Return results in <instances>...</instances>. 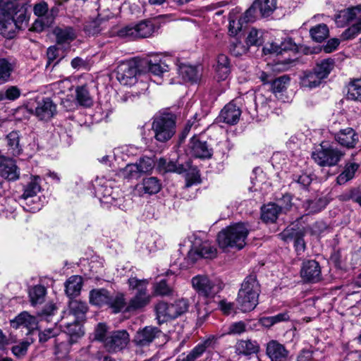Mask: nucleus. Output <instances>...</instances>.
<instances>
[{
    "instance_id": "39",
    "label": "nucleus",
    "mask_w": 361,
    "mask_h": 361,
    "mask_svg": "<svg viewBox=\"0 0 361 361\" xmlns=\"http://www.w3.org/2000/svg\"><path fill=\"white\" fill-rule=\"evenodd\" d=\"M108 307L112 309L113 312L118 313L124 310L126 312L127 303L126 302L124 294L117 293L115 295H111Z\"/></svg>"
},
{
    "instance_id": "55",
    "label": "nucleus",
    "mask_w": 361,
    "mask_h": 361,
    "mask_svg": "<svg viewBox=\"0 0 361 361\" xmlns=\"http://www.w3.org/2000/svg\"><path fill=\"white\" fill-rule=\"evenodd\" d=\"M32 341H30L27 339L25 341H20V343H16L12 347V353L16 357L21 358L26 355L28 347L30 345Z\"/></svg>"
},
{
    "instance_id": "50",
    "label": "nucleus",
    "mask_w": 361,
    "mask_h": 361,
    "mask_svg": "<svg viewBox=\"0 0 361 361\" xmlns=\"http://www.w3.org/2000/svg\"><path fill=\"white\" fill-rule=\"evenodd\" d=\"M173 292V287L165 279H162L154 285V293L156 295L168 296L171 295Z\"/></svg>"
},
{
    "instance_id": "18",
    "label": "nucleus",
    "mask_w": 361,
    "mask_h": 361,
    "mask_svg": "<svg viewBox=\"0 0 361 361\" xmlns=\"http://www.w3.org/2000/svg\"><path fill=\"white\" fill-rule=\"evenodd\" d=\"M241 115V110L237 106L236 101L233 100L227 104L221 111L219 118L220 121L229 125L236 124Z\"/></svg>"
},
{
    "instance_id": "11",
    "label": "nucleus",
    "mask_w": 361,
    "mask_h": 361,
    "mask_svg": "<svg viewBox=\"0 0 361 361\" xmlns=\"http://www.w3.org/2000/svg\"><path fill=\"white\" fill-rule=\"evenodd\" d=\"M129 334L126 330L114 331L104 340V346L109 352H117L125 348L129 343Z\"/></svg>"
},
{
    "instance_id": "44",
    "label": "nucleus",
    "mask_w": 361,
    "mask_h": 361,
    "mask_svg": "<svg viewBox=\"0 0 361 361\" xmlns=\"http://www.w3.org/2000/svg\"><path fill=\"white\" fill-rule=\"evenodd\" d=\"M118 175L123 179L136 180L139 178L142 175L138 169L137 166L135 164H128L124 168L121 169Z\"/></svg>"
},
{
    "instance_id": "14",
    "label": "nucleus",
    "mask_w": 361,
    "mask_h": 361,
    "mask_svg": "<svg viewBox=\"0 0 361 361\" xmlns=\"http://www.w3.org/2000/svg\"><path fill=\"white\" fill-rule=\"evenodd\" d=\"M161 335L162 332L157 327L149 326L137 331L133 341L135 345L145 347Z\"/></svg>"
},
{
    "instance_id": "46",
    "label": "nucleus",
    "mask_w": 361,
    "mask_h": 361,
    "mask_svg": "<svg viewBox=\"0 0 361 361\" xmlns=\"http://www.w3.org/2000/svg\"><path fill=\"white\" fill-rule=\"evenodd\" d=\"M76 99L78 104L83 106H90L92 99L86 86H79L75 89Z\"/></svg>"
},
{
    "instance_id": "13",
    "label": "nucleus",
    "mask_w": 361,
    "mask_h": 361,
    "mask_svg": "<svg viewBox=\"0 0 361 361\" xmlns=\"http://www.w3.org/2000/svg\"><path fill=\"white\" fill-rule=\"evenodd\" d=\"M34 114L42 121H48L56 114V105L49 97L37 101L36 106L32 110Z\"/></svg>"
},
{
    "instance_id": "61",
    "label": "nucleus",
    "mask_w": 361,
    "mask_h": 361,
    "mask_svg": "<svg viewBox=\"0 0 361 361\" xmlns=\"http://www.w3.org/2000/svg\"><path fill=\"white\" fill-rule=\"evenodd\" d=\"M20 96V90L16 86L9 87L4 93L0 92V101L4 99L16 100Z\"/></svg>"
},
{
    "instance_id": "30",
    "label": "nucleus",
    "mask_w": 361,
    "mask_h": 361,
    "mask_svg": "<svg viewBox=\"0 0 361 361\" xmlns=\"http://www.w3.org/2000/svg\"><path fill=\"white\" fill-rule=\"evenodd\" d=\"M283 238H289L293 240V245L298 255H300L305 251V243L304 240V232L302 230L298 231H285L282 234Z\"/></svg>"
},
{
    "instance_id": "15",
    "label": "nucleus",
    "mask_w": 361,
    "mask_h": 361,
    "mask_svg": "<svg viewBox=\"0 0 361 361\" xmlns=\"http://www.w3.org/2000/svg\"><path fill=\"white\" fill-rule=\"evenodd\" d=\"M300 275L307 282L317 283L322 279L321 267L315 260H307L302 263Z\"/></svg>"
},
{
    "instance_id": "64",
    "label": "nucleus",
    "mask_w": 361,
    "mask_h": 361,
    "mask_svg": "<svg viewBox=\"0 0 361 361\" xmlns=\"http://www.w3.org/2000/svg\"><path fill=\"white\" fill-rule=\"evenodd\" d=\"M59 330L57 328H49L44 329L39 334V340L41 343H45L51 338H54L59 334Z\"/></svg>"
},
{
    "instance_id": "52",
    "label": "nucleus",
    "mask_w": 361,
    "mask_h": 361,
    "mask_svg": "<svg viewBox=\"0 0 361 361\" xmlns=\"http://www.w3.org/2000/svg\"><path fill=\"white\" fill-rule=\"evenodd\" d=\"M103 22L99 18L87 22L85 25V31L88 35H94L99 33L104 29Z\"/></svg>"
},
{
    "instance_id": "54",
    "label": "nucleus",
    "mask_w": 361,
    "mask_h": 361,
    "mask_svg": "<svg viewBox=\"0 0 361 361\" xmlns=\"http://www.w3.org/2000/svg\"><path fill=\"white\" fill-rule=\"evenodd\" d=\"M322 80L323 79L320 78L314 71V72L309 73L304 77L302 83L304 87L313 88L319 86Z\"/></svg>"
},
{
    "instance_id": "58",
    "label": "nucleus",
    "mask_w": 361,
    "mask_h": 361,
    "mask_svg": "<svg viewBox=\"0 0 361 361\" xmlns=\"http://www.w3.org/2000/svg\"><path fill=\"white\" fill-rule=\"evenodd\" d=\"M244 14L239 18L233 19L231 17L229 19L228 32L231 35H236L243 28V24L247 22L244 21Z\"/></svg>"
},
{
    "instance_id": "41",
    "label": "nucleus",
    "mask_w": 361,
    "mask_h": 361,
    "mask_svg": "<svg viewBox=\"0 0 361 361\" xmlns=\"http://www.w3.org/2000/svg\"><path fill=\"white\" fill-rule=\"evenodd\" d=\"M329 27L324 23L317 25L310 30V35L312 39L316 42L324 41L329 37Z\"/></svg>"
},
{
    "instance_id": "19",
    "label": "nucleus",
    "mask_w": 361,
    "mask_h": 361,
    "mask_svg": "<svg viewBox=\"0 0 361 361\" xmlns=\"http://www.w3.org/2000/svg\"><path fill=\"white\" fill-rule=\"evenodd\" d=\"M266 354L271 361H286L289 351L277 341L271 340L267 344Z\"/></svg>"
},
{
    "instance_id": "3",
    "label": "nucleus",
    "mask_w": 361,
    "mask_h": 361,
    "mask_svg": "<svg viewBox=\"0 0 361 361\" xmlns=\"http://www.w3.org/2000/svg\"><path fill=\"white\" fill-rule=\"evenodd\" d=\"M149 281L131 277L128 279L130 289L136 290V293L128 302L126 312L135 311L147 306L151 300V295L147 291Z\"/></svg>"
},
{
    "instance_id": "62",
    "label": "nucleus",
    "mask_w": 361,
    "mask_h": 361,
    "mask_svg": "<svg viewBox=\"0 0 361 361\" xmlns=\"http://www.w3.org/2000/svg\"><path fill=\"white\" fill-rule=\"evenodd\" d=\"M261 33L256 29L252 28L246 39L247 45L259 46L262 44Z\"/></svg>"
},
{
    "instance_id": "56",
    "label": "nucleus",
    "mask_w": 361,
    "mask_h": 361,
    "mask_svg": "<svg viewBox=\"0 0 361 361\" xmlns=\"http://www.w3.org/2000/svg\"><path fill=\"white\" fill-rule=\"evenodd\" d=\"M206 348V343H200L196 345L187 355L184 354L186 361H195L205 352Z\"/></svg>"
},
{
    "instance_id": "49",
    "label": "nucleus",
    "mask_w": 361,
    "mask_h": 361,
    "mask_svg": "<svg viewBox=\"0 0 361 361\" xmlns=\"http://www.w3.org/2000/svg\"><path fill=\"white\" fill-rule=\"evenodd\" d=\"M64 331L72 338L73 336L79 338L84 334L82 326L78 319H74L73 322L66 323L64 324Z\"/></svg>"
},
{
    "instance_id": "31",
    "label": "nucleus",
    "mask_w": 361,
    "mask_h": 361,
    "mask_svg": "<svg viewBox=\"0 0 361 361\" xmlns=\"http://www.w3.org/2000/svg\"><path fill=\"white\" fill-rule=\"evenodd\" d=\"M178 73L183 80L186 82H197L200 78L198 68L190 65L183 64L180 66Z\"/></svg>"
},
{
    "instance_id": "45",
    "label": "nucleus",
    "mask_w": 361,
    "mask_h": 361,
    "mask_svg": "<svg viewBox=\"0 0 361 361\" xmlns=\"http://www.w3.org/2000/svg\"><path fill=\"white\" fill-rule=\"evenodd\" d=\"M347 97L349 99L361 101V78L353 79L349 82Z\"/></svg>"
},
{
    "instance_id": "5",
    "label": "nucleus",
    "mask_w": 361,
    "mask_h": 361,
    "mask_svg": "<svg viewBox=\"0 0 361 361\" xmlns=\"http://www.w3.org/2000/svg\"><path fill=\"white\" fill-rule=\"evenodd\" d=\"M192 288L204 298H214L223 288L222 283L217 279H212L207 275L199 274L191 280Z\"/></svg>"
},
{
    "instance_id": "26",
    "label": "nucleus",
    "mask_w": 361,
    "mask_h": 361,
    "mask_svg": "<svg viewBox=\"0 0 361 361\" xmlns=\"http://www.w3.org/2000/svg\"><path fill=\"white\" fill-rule=\"evenodd\" d=\"M148 70L154 75L160 76L169 71L166 61L159 56H155L147 61Z\"/></svg>"
},
{
    "instance_id": "57",
    "label": "nucleus",
    "mask_w": 361,
    "mask_h": 361,
    "mask_svg": "<svg viewBox=\"0 0 361 361\" xmlns=\"http://www.w3.org/2000/svg\"><path fill=\"white\" fill-rule=\"evenodd\" d=\"M290 81L287 75H283L273 79L271 82V89L274 92H281L286 88V85Z\"/></svg>"
},
{
    "instance_id": "25",
    "label": "nucleus",
    "mask_w": 361,
    "mask_h": 361,
    "mask_svg": "<svg viewBox=\"0 0 361 361\" xmlns=\"http://www.w3.org/2000/svg\"><path fill=\"white\" fill-rule=\"evenodd\" d=\"M297 45L291 38H286L282 41L280 44L277 43H271L269 47H266L263 49V51L265 54H281L282 51H295L297 50Z\"/></svg>"
},
{
    "instance_id": "12",
    "label": "nucleus",
    "mask_w": 361,
    "mask_h": 361,
    "mask_svg": "<svg viewBox=\"0 0 361 361\" xmlns=\"http://www.w3.org/2000/svg\"><path fill=\"white\" fill-rule=\"evenodd\" d=\"M188 153L196 158L208 159L212 155V149L206 141L201 140L197 136H193L190 140Z\"/></svg>"
},
{
    "instance_id": "42",
    "label": "nucleus",
    "mask_w": 361,
    "mask_h": 361,
    "mask_svg": "<svg viewBox=\"0 0 361 361\" xmlns=\"http://www.w3.org/2000/svg\"><path fill=\"white\" fill-rule=\"evenodd\" d=\"M46 293V288L43 286L38 285L31 288L29 290L31 305L36 306L38 304H42L44 301Z\"/></svg>"
},
{
    "instance_id": "33",
    "label": "nucleus",
    "mask_w": 361,
    "mask_h": 361,
    "mask_svg": "<svg viewBox=\"0 0 361 361\" xmlns=\"http://www.w3.org/2000/svg\"><path fill=\"white\" fill-rule=\"evenodd\" d=\"M19 6L17 0H0V11L4 16V19L0 21H5L11 16L17 15Z\"/></svg>"
},
{
    "instance_id": "22",
    "label": "nucleus",
    "mask_w": 361,
    "mask_h": 361,
    "mask_svg": "<svg viewBox=\"0 0 361 361\" xmlns=\"http://www.w3.org/2000/svg\"><path fill=\"white\" fill-rule=\"evenodd\" d=\"M11 325L16 329L23 327L31 331L37 328V320L35 317L29 314L27 312H23L11 321Z\"/></svg>"
},
{
    "instance_id": "2",
    "label": "nucleus",
    "mask_w": 361,
    "mask_h": 361,
    "mask_svg": "<svg viewBox=\"0 0 361 361\" xmlns=\"http://www.w3.org/2000/svg\"><path fill=\"white\" fill-rule=\"evenodd\" d=\"M259 293L260 286L256 276H247L242 283L236 300L239 309L244 312L254 310L258 304Z\"/></svg>"
},
{
    "instance_id": "9",
    "label": "nucleus",
    "mask_w": 361,
    "mask_h": 361,
    "mask_svg": "<svg viewBox=\"0 0 361 361\" xmlns=\"http://www.w3.org/2000/svg\"><path fill=\"white\" fill-rule=\"evenodd\" d=\"M278 0H255L244 13V21L253 22L259 16L269 17L277 8Z\"/></svg>"
},
{
    "instance_id": "40",
    "label": "nucleus",
    "mask_w": 361,
    "mask_h": 361,
    "mask_svg": "<svg viewBox=\"0 0 361 361\" xmlns=\"http://www.w3.org/2000/svg\"><path fill=\"white\" fill-rule=\"evenodd\" d=\"M334 65L335 61L334 59L330 58L325 59L317 63L314 71L320 78L324 79L329 75Z\"/></svg>"
},
{
    "instance_id": "7",
    "label": "nucleus",
    "mask_w": 361,
    "mask_h": 361,
    "mask_svg": "<svg viewBox=\"0 0 361 361\" xmlns=\"http://www.w3.org/2000/svg\"><path fill=\"white\" fill-rule=\"evenodd\" d=\"M155 31L154 24L152 20H144L135 24H130L121 28L118 35L130 39L147 38L152 35Z\"/></svg>"
},
{
    "instance_id": "23",
    "label": "nucleus",
    "mask_w": 361,
    "mask_h": 361,
    "mask_svg": "<svg viewBox=\"0 0 361 361\" xmlns=\"http://www.w3.org/2000/svg\"><path fill=\"white\" fill-rule=\"evenodd\" d=\"M259 349V343L251 339L238 340L235 345V353L246 356L257 354Z\"/></svg>"
},
{
    "instance_id": "59",
    "label": "nucleus",
    "mask_w": 361,
    "mask_h": 361,
    "mask_svg": "<svg viewBox=\"0 0 361 361\" xmlns=\"http://www.w3.org/2000/svg\"><path fill=\"white\" fill-rule=\"evenodd\" d=\"M135 164L137 166L141 175L150 172L154 166V160L149 157L141 158Z\"/></svg>"
},
{
    "instance_id": "38",
    "label": "nucleus",
    "mask_w": 361,
    "mask_h": 361,
    "mask_svg": "<svg viewBox=\"0 0 361 361\" xmlns=\"http://www.w3.org/2000/svg\"><path fill=\"white\" fill-rule=\"evenodd\" d=\"M359 169V164L356 163H348L344 167L343 172L339 174L336 178V182L339 185L345 184L348 180L353 179L355 172Z\"/></svg>"
},
{
    "instance_id": "10",
    "label": "nucleus",
    "mask_w": 361,
    "mask_h": 361,
    "mask_svg": "<svg viewBox=\"0 0 361 361\" xmlns=\"http://www.w3.org/2000/svg\"><path fill=\"white\" fill-rule=\"evenodd\" d=\"M138 68L133 60L121 62L116 69V78L123 85H131L136 81Z\"/></svg>"
},
{
    "instance_id": "60",
    "label": "nucleus",
    "mask_w": 361,
    "mask_h": 361,
    "mask_svg": "<svg viewBox=\"0 0 361 361\" xmlns=\"http://www.w3.org/2000/svg\"><path fill=\"white\" fill-rule=\"evenodd\" d=\"M53 21L54 17L52 16H47L46 18H39L33 23L32 29L35 32H41L44 29V27L50 26Z\"/></svg>"
},
{
    "instance_id": "53",
    "label": "nucleus",
    "mask_w": 361,
    "mask_h": 361,
    "mask_svg": "<svg viewBox=\"0 0 361 361\" xmlns=\"http://www.w3.org/2000/svg\"><path fill=\"white\" fill-rule=\"evenodd\" d=\"M170 310H173V314H172L173 319H176L180 314H183L188 310V302L185 299H179L175 301L174 303L169 304Z\"/></svg>"
},
{
    "instance_id": "34",
    "label": "nucleus",
    "mask_w": 361,
    "mask_h": 361,
    "mask_svg": "<svg viewBox=\"0 0 361 361\" xmlns=\"http://www.w3.org/2000/svg\"><path fill=\"white\" fill-rule=\"evenodd\" d=\"M82 279L79 276H72L66 282V293L69 297L77 296L81 290Z\"/></svg>"
},
{
    "instance_id": "17",
    "label": "nucleus",
    "mask_w": 361,
    "mask_h": 361,
    "mask_svg": "<svg viewBox=\"0 0 361 361\" xmlns=\"http://www.w3.org/2000/svg\"><path fill=\"white\" fill-rule=\"evenodd\" d=\"M354 20H361V5L340 11L335 19L338 27H344Z\"/></svg>"
},
{
    "instance_id": "47",
    "label": "nucleus",
    "mask_w": 361,
    "mask_h": 361,
    "mask_svg": "<svg viewBox=\"0 0 361 361\" xmlns=\"http://www.w3.org/2000/svg\"><path fill=\"white\" fill-rule=\"evenodd\" d=\"M70 312L73 314L76 319L82 318L87 310L86 302L80 300H72L69 303Z\"/></svg>"
},
{
    "instance_id": "8",
    "label": "nucleus",
    "mask_w": 361,
    "mask_h": 361,
    "mask_svg": "<svg viewBox=\"0 0 361 361\" xmlns=\"http://www.w3.org/2000/svg\"><path fill=\"white\" fill-rule=\"evenodd\" d=\"M216 255V249L208 241H202L200 238H195L188 252L187 265L194 264L199 258L212 259Z\"/></svg>"
},
{
    "instance_id": "16",
    "label": "nucleus",
    "mask_w": 361,
    "mask_h": 361,
    "mask_svg": "<svg viewBox=\"0 0 361 361\" xmlns=\"http://www.w3.org/2000/svg\"><path fill=\"white\" fill-rule=\"evenodd\" d=\"M336 141L342 147L348 149L355 147L359 141V135L352 128L340 130L334 135Z\"/></svg>"
},
{
    "instance_id": "63",
    "label": "nucleus",
    "mask_w": 361,
    "mask_h": 361,
    "mask_svg": "<svg viewBox=\"0 0 361 361\" xmlns=\"http://www.w3.org/2000/svg\"><path fill=\"white\" fill-rule=\"evenodd\" d=\"M229 49L231 53L235 56H241L247 51V47L238 39L231 44Z\"/></svg>"
},
{
    "instance_id": "6",
    "label": "nucleus",
    "mask_w": 361,
    "mask_h": 361,
    "mask_svg": "<svg viewBox=\"0 0 361 361\" xmlns=\"http://www.w3.org/2000/svg\"><path fill=\"white\" fill-rule=\"evenodd\" d=\"M154 137L159 142H166L170 140L176 132V122L171 114H164L154 118L152 123Z\"/></svg>"
},
{
    "instance_id": "28",
    "label": "nucleus",
    "mask_w": 361,
    "mask_h": 361,
    "mask_svg": "<svg viewBox=\"0 0 361 361\" xmlns=\"http://www.w3.org/2000/svg\"><path fill=\"white\" fill-rule=\"evenodd\" d=\"M111 293L104 288L93 289L90 292V302L99 307L107 306Z\"/></svg>"
},
{
    "instance_id": "43",
    "label": "nucleus",
    "mask_w": 361,
    "mask_h": 361,
    "mask_svg": "<svg viewBox=\"0 0 361 361\" xmlns=\"http://www.w3.org/2000/svg\"><path fill=\"white\" fill-rule=\"evenodd\" d=\"M170 309V305L166 302H159L157 303L155 310L159 322H165L168 320L173 319L172 317L173 312V310Z\"/></svg>"
},
{
    "instance_id": "32",
    "label": "nucleus",
    "mask_w": 361,
    "mask_h": 361,
    "mask_svg": "<svg viewBox=\"0 0 361 361\" xmlns=\"http://www.w3.org/2000/svg\"><path fill=\"white\" fill-rule=\"evenodd\" d=\"M327 205V201L324 198L307 200L302 203V208L307 214H313L321 212Z\"/></svg>"
},
{
    "instance_id": "21",
    "label": "nucleus",
    "mask_w": 361,
    "mask_h": 361,
    "mask_svg": "<svg viewBox=\"0 0 361 361\" xmlns=\"http://www.w3.org/2000/svg\"><path fill=\"white\" fill-rule=\"evenodd\" d=\"M20 140V133L17 130H13L6 135L4 142L9 154L13 156H18L22 153L23 147Z\"/></svg>"
},
{
    "instance_id": "24",
    "label": "nucleus",
    "mask_w": 361,
    "mask_h": 361,
    "mask_svg": "<svg viewBox=\"0 0 361 361\" xmlns=\"http://www.w3.org/2000/svg\"><path fill=\"white\" fill-rule=\"evenodd\" d=\"M20 171L13 159H5L0 163V176L8 180L18 179Z\"/></svg>"
},
{
    "instance_id": "48",
    "label": "nucleus",
    "mask_w": 361,
    "mask_h": 361,
    "mask_svg": "<svg viewBox=\"0 0 361 361\" xmlns=\"http://www.w3.org/2000/svg\"><path fill=\"white\" fill-rule=\"evenodd\" d=\"M13 71V65L7 59L0 58V80L8 81Z\"/></svg>"
},
{
    "instance_id": "27",
    "label": "nucleus",
    "mask_w": 361,
    "mask_h": 361,
    "mask_svg": "<svg viewBox=\"0 0 361 361\" xmlns=\"http://www.w3.org/2000/svg\"><path fill=\"white\" fill-rule=\"evenodd\" d=\"M58 44H68L76 37L74 30L71 27H56L54 30Z\"/></svg>"
},
{
    "instance_id": "1",
    "label": "nucleus",
    "mask_w": 361,
    "mask_h": 361,
    "mask_svg": "<svg viewBox=\"0 0 361 361\" xmlns=\"http://www.w3.org/2000/svg\"><path fill=\"white\" fill-rule=\"evenodd\" d=\"M250 228L246 224L235 223L222 229L217 235V241L220 247L243 249L246 244V239Z\"/></svg>"
},
{
    "instance_id": "35",
    "label": "nucleus",
    "mask_w": 361,
    "mask_h": 361,
    "mask_svg": "<svg viewBox=\"0 0 361 361\" xmlns=\"http://www.w3.org/2000/svg\"><path fill=\"white\" fill-rule=\"evenodd\" d=\"M140 190L145 194H157L161 190V185L159 180L156 177H148L142 180Z\"/></svg>"
},
{
    "instance_id": "37",
    "label": "nucleus",
    "mask_w": 361,
    "mask_h": 361,
    "mask_svg": "<svg viewBox=\"0 0 361 361\" xmlns=\"http://www.w3.org/2000/svg\"><path fill=\"white\" fill-rule=\"evenodd\" d=\"M41 178L39 176H35L31 178V180L26 185L22 197L25 200L35 196L40 190Z\"/></svg>"
},
{
    "instance_id": "20",
    "label": "nucleus",
    "mask_w": 361,
    "mask_h": 361,
    "mask_svg": "<svg viewBox=\"0 0 361 361\" xmlns=\"http://www.w3.org/2000/svg\"><path fill=\"white\" fill-rule=\"evenodd\" d=\"M26 20L25 11L23 7H18V14L11 16L5 21H0V32L6 35V32L13 30V28H20L23 23Z\"/></svg>"
},
{
    "instance_id": "51",
    "label": "nucleus",
    "mask_w": 361,
    "mask_h": 361,
    "mask_svg": "<svg viewBox=\"0 0 361 361\" xmlns=\"http://www.w3.org/2000/svg\"><path fill=\"white\" fill-rule=\"evenodd\" d=\"M360 33H361V20L345 29L341 34V38L342 40H350L354 39Z\"/></svg>"
},
{
    "instance_id": "29",
    "label": "nucleus",
    "mask_w": 361,
    "mask_h": 361,
    "mask_svg": "<svg viewBox=\"0 0 361 361\" xmlns=\"http://www.w3.org/2000/svg\"><path fill=\"white\" fill-rule=\"evenodd\" d=\"M281 212V207L278 204L275 203L267 204L262 207L261 219L267 224L274 223Z\"/></svg>"
},
{
    "instance_id": "36",
    "label": "nucleus",
    "mask_w": 361,
    "mask_h": 361,
    "mask_svg": "<svg viewBox=\"0 0 361 361\" xmlns=\"http://www.w3.org/2000/svg\"><path fill=\"white\" fill-rule=\"evenodd\" d=\"M158 169L160 171L166 172H176L182 173L185 171V169L181 164H177L176 161L167 160L164 158L159 159L158 161Z\"/></svg>"
},
{
    "instance_id": "4",
    "label": "nucleus",
    "mask_w": 361,
    "mask_h": 361,
    "mask_svg": "<svg viewBox=\"0 0 361 361\" xmlns=\"http://www.w3.org/2000/svg\"><path fill=\"white\" fill-rule=\"evenodd\" d=\"M344 153L338 148L326 142H322L312 153V158L320 166H334L338 164Z\"/></svg>"
}]
</instances>
